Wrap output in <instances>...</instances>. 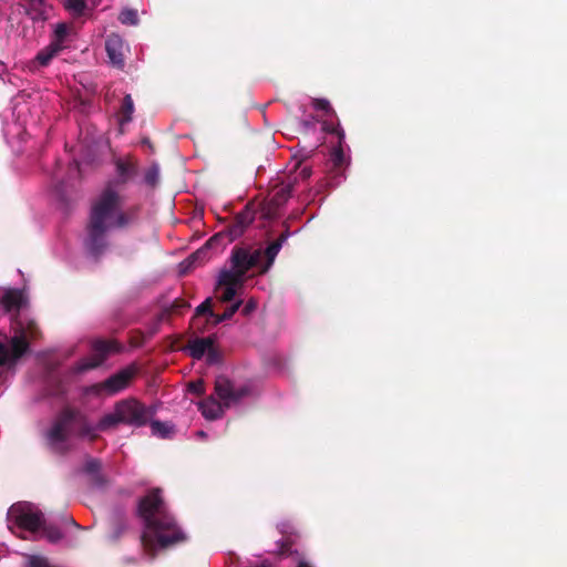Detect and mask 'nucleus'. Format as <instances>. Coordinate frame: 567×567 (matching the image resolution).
<instances>
[{
	"mask_svg": "<svg viewBox=\"0 0 567 567\" xmlns=\"http://www.w3.org/2000/svg\"><path fill=\"white\" fill-rule=\"evenodd\" d=\"M14 336H21L29 343V339L37 340L41 337V330L34 320L17 321Z\"/></svg>",
	"mask_w": 567,
	"mask_h": 567,
	"instance_id": "obj_21",
	"label": "nucleus"
},
{
	"mask_svg": "<svg viewBox=\"0 0 567 567\" xmlns=\"http://www.w3.org/2000/svg\"><path fill=\"white\" fill-rule=\"evenodd\" d=\"M262 250L247 247L235 246L231 249L229 264L230 268L221 269L233 274L236 278L244 281L246 274L254 268L261 270Z\"/></svg>",
	"mask_w": 567,
	"mask_h": 567,
	"instance_id": "obj_4",
	"label": "nucleus"
},
{
	"mask_svg": "<svg viewBox=\"0 0 567 567\" xmlns=\"http://www.w3.org/2000/svg\"><path fill=\"white\" fill-rule=\"evenodd\" d=\"M297 567H311L309 564H307L303 560H300Z\"/></svg>",
	"mask_w": 567,
	"mask_h": 567,
	"instance_id": "obj_49",
	"label": "nucleus"
},
{
	"mask_svg": "<svg viewBox=\"0 0 567 567\" xmlns=\"http://www.w3.org/2000/svg\"><path fill=\"white\" fill-rule=\"evenodd\" d=\"M14 520L20 528L37 533L43 526L44 516L41 511L23 507L14 511Z\"/></svg>",
	"mask_w": 567,
	"mask_h": 567,
	"instance_id": "obj_12",
	"label": "nucleus"
},
{
	"mask_svg": "<svg viewBox=\"0 0 567 567\" xmlns=\"http://www.w3.org/2000/svg\"><path fill=\"white\" fill-rule=\"evenodd\" d=\"M296 535H286L282 539L276 543V549L272 550L279 557H296L298 563L301 560V554L296 547Z\"/></svg>",
	"mask_w": 567,
	"mask_h": 567,
	"instance_id": "obj_19",
	"label": "nucleus"
},
{
	"mask_svg": "<svg viewBox=\"0 0 567 567\" xmlns=\"http://www.w3.org/2000/svg\"><path fill=\"white\" fill-rule=\"evenodd\" d=\"M243 284L244 281L236 278L233 274L220 270L216 287V289H223V292L219 297L220 301H231L236 296L237 288L241 287Z\"/></svg>",
	"mask_w": 567,
	"mask_h": 567,
	"instance_id": "obj_15",
	"label": "nucleus"
},
{
	"mask_svg": "<svg viewBox=\"0 0 567 567\" xmlns=\"http://www.w3.org/2000/svg\"><path fill=\"white\" fill-rule=\"evenodd\" d=\"M338 136V145L333 147L330 154V162L332 164V168L336 174H340V172L349 165V158L346 157L342 143L344 141V132L341 127H337L333 131Z\"/></svg>",
	"mask_w": 567,
	"mask_h": 567,
	"instance_id": "obj_18",
	"label": "nucleus"
},
{
	"mask_svg": "<svg viewBox=\"0 0 567 567\" xmlns=\"http://www.w3.org/2000/svg\"><path fill=\"white\" fill-rule=\"evenodd\" d=\"M206 357H207V362L209 364L218 363L221 360V354H220L219 350L214 347V340L212 341V346L209 347V349L206 352Z\"/></svg>",
	"mask_w": 567,
	"mask_h": 567,
	"instance_id": "obj_38",
	"label": "nucleus"
},
{
	"mask_svg": "<svg viewBox=\"0 0 567 567\" xmlns=\"http://www.w3.org/2000/svg\"><path fill=\"white\" fill-rule=\"evenodd\" d=\"M187 389L190 393L202 396L205 393V383L202 379L188 383Z\"/></svg>",
	"mask_w": 567,
	"mask_h": 567,
	"instance_id": "obj_37",
	"label": "nucleus"
},
{
	"mask_svg": "<svg viewBox=\"0 0 567 567\" xmlns=\"http://www.w3.org/2000/svg\"><path fill=\"white\" fill-rule=\"evenodd\" d=\"M63 7L74 16L83 14L86 9L85 0H63Z\"/></svg>",
	"mask_w": 567,
	"mask_h": 567,
	"instance_id": "obj_31",
	"label": "nucleus"
},
{
	"mask_svg": "<svg viewBox=\"0 0 567 567\" xmlns=\"http://www.w3.org/2000/svg\"><path fill=\"white\" fill-rule=\"evenodd\" d=\"M69 33V28L65 23H59L54 30V39L51 43L59 44L60 50H63V42Z\"/></svg>",
	"mask_w": 567,
	"mask_h": 567,
	"instance_id": "obj_34",
	"label": "nucleus"
},
{
	"mask_svg": "<svg viewBox=\"0 0 567 567\" xmlns=\"http://www.w3.org/2000/svg\"><path fill=\"white\" fill-rule=\"evenodd\" d=\"M83 470L86 474L91 476V483L94 486L102 487L105 485V480L103 475L100 473L101 462L97 458H87Z\"/></svg>",
	"mask_w": 567,
	"mask_h": 567,
	"instance_id": "obj_24",
	"label": "nucleus"
},
{
	"mask_svg": "<svg viewBox=\"0 0 567 567\" xmlns=\"http://www.w3.org/2000/svg\"><path fill=\"white\" fill-rule=\"evenodd\" d=\"M71 426H76V435L80 437H89L90 441H95L97 439V434L95 433L96 425H92L86 415L83 414L80 410L71 408Z\"/></svg>",
	"mask_w": 567,
	"mask_h": 567,
	"instance_id": "obj_16",
	"label": "nucleus"
},
{
	"mask_svg": "<svg viewBox=\"0 0 567 567\" xmlns=\"http://www.w3.org/2000/svg\"><path fill=\"white\" fill-rule=\"evenodd\" d=\"M312 105L316 110L329 113L332 109L330 102L326 99H315Z\"/></svg>",
	"mask_w": 567,
	"mask_h": 567,
	"instance_id": "obj_40",
	"label": "nucleus"
},
{
	"mask_svg": "<svg viewBox=\"0 0 567 567\" xmlns=\"http://www.w3.org/2000/svg\"><path fill=\"white\" fill-rule=\"evenodd\" d=\"M120 349L116 342L97 339L92 342L93 358L80 360L75 365L76 372H85L100 367L111 352Z\"/></svg>",
	"mask_w": 567,
	"mask_h": 567,
	"instance_id": "obj_9",
	"label": "nucleus"
},
{
	"mask_svg": "<svg viewBox=\"0 0 567 567\" xmlns=\"http://www.w3.org/2000/svg\"><path fill=\"white\" fill-rule=\"evenodd\" d=\"M45 1L47 0H28L30 7L37 11H40L44 7Z\"/></svg>",
	"mask_w": 567,
	"mask_h": 567,
	"instance_id": "obj_43",
	"label": "nucleus"
},
{
	"mask_svg": "<svg viewBox=\"0 0 567 567\" xmlns=\"http://www.w3.org/2000/svg\"><path fill=\"white\" fill-rule=\"evenodd\" d=\"M59 44L50 43L42 50H40L34 59L30 62L29 69L32 72H35L39 68L48 66L52 59L61 52Z\"/></svg>",
	"mask_w": 567,
	"mask_h": 567,
	"instance_id": "obj_20",
	"label": "nucleus"
},
{
	"mask_svg": "<svg viewBox=\"0 0 567 567\" xmlns=\"http://www.w3.org/2000/svg\"><path fill=\"white\" fill-rule=\"evenodd\" d=\"M213 338H196L188 343V351L192 358L199 360L202 359L209 347L212 346Z\"/></svg>",
	"mask_w": 567,
	"mask_h": 567,
	"instance_id": "obj_25",
	"label": "nucleus"
},
{
	"mask_svg": "<svg viewBox=\"0 0 567 567\" xmlns=\"http://www.w3.org/2000/svg\"><path fill=\"white\" fill-rule=\"evenodd\" d=\"M240 306H241V301L238 300L235 303H233L231 306H229L228 308H226V310L221 315L215 313L214 323L218 324L223 321L231 319L233 316L238 311Z\"/></svg>",
	"mask_w": 567,
	"mask_h": 567,
	"instance_id": "obj_33",
	"label": "nucleus"
},
{
	"mask_svg": "<svg viewBox=\"0 0 567 567\" xmlns=\"http://www.w3.org/2000/svg\"><path fill=\"white\" fill-rule=\"evenodd\" d=\"M142 143H143V144H145V145H151V142H150V140H148V138H144V140L142 141Z\"/></svg>",
	"mask_w": 567,
	"mask_h": 567,
	"instance_id": "obj_50",
	"label": "nucleus"
},
{
	"mask_svg": "<svg viewBox=\"0 0 567 567\" xmlns=\"http://www.w3.org/2000/svg\"><path fill=\"white\" fill-rule=\"evenodd\" d=\"M214 391L218 399L210 395L198 403V409L203 416L210 421L220 419L226 409L238 404L244 398L250 394V388L248 385L236 386L234 382L225 375H218L216 378Z\"/></svg>",
	"mask_w": 567,
	"mask_h": 567,
	"instance_id": "obj_3",
	"label": "nucleus"
},
{
	"mask_svg": "<svg viewBox=\"0 0 567 567\" xmlns=\"http://www.w3.org/2000/svg\"><path fill=\"white\" fill-rule=\"evenodd\" d=\"M122 424L141 427L156 413L154 406H146L136 399H125L115 403Z\"/></svg>",
	"mask_w": 567,
	"mask_h": 567,
	"instance_id": "obj_6",
	"label": "nucleus"
},
{
	"mask_svg": "<svg viewBox=\"0 0 567 567\" xmlns=\"http://www.w3.org/2000/svg\"><path fill=\"white\" fill-rule=\"evenodd\" d=\"M152 433L159 437H166L171 432V426L167 423L161 421H153L151 423Z\"/></svg>",
	"mask_w": 567,
	"mask_h": 567,
	"instance_id": "obj_36",
	"label": "nucleus"
},
{
	"mask_svg": "<svg viewBox=\"0 0 567 567\" xmlns=\"http://www.w3.org/2000/svg\"><path fill=\"white\" fill-rule=\"evenodd\" d=\"M280 243H277L274 240L265 251H262V257L265 256V262L261 261V270L260 274H265L268 271V269L272 266L278 252L281 249Z\"/></svg>",
	"mask_w": 567,
	"mask_h": 567,
	"instance_id": "obj_28",
	"label": "nucleus"
},
{
	"mask_svg": "<svg viewBox=\"0 0 567 567\" xmlns=\"http://www.w3.org/2000/svg\"><path fill=\"white\" fill-rule=\"evenodd\" d=\"M137 374L135 365H128L116 373L110 375L106 380L95 385L97 391H104L109 395H114L125 390Z\"/></svg>",
	"mask_w": 567,
	"mask_h": 567,
	"instance_id": "obj_10",
	"label": "nucleus"
},
{
	"mask_svg": "<svg viewBox=\"0 0 567 567\" xmlns=\"http://www.w3.org/2000/svg\"><path fill=\"white\" fill-rule=\"evenodd\" d=\"M134 113V102L131 94H126L121 103L120 110L117 112V120L120 125H125L132 121V115Z\"/></svg>",
	"mask_w": 567,
	"mask_h": 567,
	"instance_id": "obj_27",
	"label": "nucleus"
},
{
	"mask_svg": "<svg viewBox=\"0 0 567 567\" xmlns=\"http://www.w3.org/2000/svg\"><path fill=\"white\" fill-rule=\"evenodd\" d=\"M29 351V343L21 336H12L9 344L0 342V367L16 364Z\"/></svg>",
	"mask_w": 567,
	"mask_h": 567,
	"instance_id": "obj_11",
	"label": "nucleus"
},
{
	"mask_svg": "<svg viewBox=\"0 0 567 567\" xmlns=\"http://www.w3.org/2000/svg\"><path fill=\"white\" fill-rule=\"evenodd\" d=\"M220 239V234L210 237L202 248L197 249L188 258L181 262L179 272L182 275H185L190 268L195 267L197 264H204L205 261H207L210 258L209 250L214 246L218 245Z\"/></svg>",
	"mask_w": 567,
	"mask_h": 567,
	"instance_id": "obj_13",
	"label": "nucleus"
},
{
	"mask_svg": "<svg viewBox=\"0 0 567 567\" xmlns=\"http://www.w3.org/2000/svg\"><path fill=\"white\" fill-rule=\"evenodd\" d=\"M24 301V297L19 289H8L2 299L1 305L7 312L20 310Z\"/></svg>",
	"mask_w": 567,
	"mask_h": 567,
	"instance_id": "obj_23",
	"label": "nucleus"
},
{
	"mask_svg": "<svg viewBox=\"0 0 567 567\" xmlns=\"http://www.w3.org/2000/svg\"><path fill=\"white\" fill-rule=\"evenodd\" d=\"M199 316H207L209 318L215 317V312L212 309V298H207L205 301H203L195 310V316L193 318V324H195V321Z\"/></svg>",
	"mask_w": 567,
	"mask_h": 567,
	"instance_id": "obj_32",
	"label": "nucleus"
},
{
	"mask_svg": "<svg viewBox=\"0 0 567 567\" xmlns=\"http://www.w3.org/2000/svg\"><path fill=\"white\" fill-rule=\"evenodd\" d=\"M127 529V519L124 514L116 513L111 520L110 538L118 540Z\"/></svg>",
	"mask_w": 567,
	"mask_h": 567,
	"instance_id": "obj_26",
	"label": "nucleus"
},
{
	"mask_svg": "<svg viewBox=\"0 0 567 567\" xmlns=\"http://www.w3.org/2000/svg\"><path fill=\"white\" fill-rule=\"evenodd\" d=\"M137 516L145 527L141 544L151 559L155 558L158 548H168L187 538L168 511L161 488H152L138 499Z\"/></svg>",
	"mask_w": 567,
	"mask_h": 567,
	"instance_id": "obj_1",
	"label": "nucleus"
},
{
	"mask_svg": "<svg viewBox=\"0 0 567 567\" xmlns=\"http://www.w3.org/2000/svg\"><path fill=\"white\" fill-rule=\"evenodd\" d=\"M66 522L72 524V525H74V526H76V527H79V524L72 517H68Z\"/></svg>",
	"mask_w": 567,
	"mask_h": 567,
	"instance_id": "obj_48",
	"label": "nucleus"
},
{
	"mask_svg": "<svg viewBox=\"0 0 567 567\" xmlns=\"http://www.w3.org/2000/svg\"><path fill=\"white\" fill-rule=\"evenodd\" d=\"M40 530L41 536L47 538L52 544L60 542L63 537V534L59 527L54 525H47L45 522L43 523V526L40 528Z\"/></svg>",
	"mask_w": 567,
	"mask_h": 567,
	"instance_id": "obj_30",
	"label": "nucleus"
},
{
	"mask_svg": "<svg viewBox=\"0 0 567 567\" xmlns=\"http://www.w3.org/2000/svg\"><path fill=\"white\" fill-rule=\"evenodd\" d=\"M254 219L255 213L248 207L238 213L234 217L233 221L228 225V234L230 236V240L241 236L245 229L252 223Z\"/></svg>",
	"mask_w": 567,
	"mask_h": 567,
	"instance_id": "obj_17",
	"label": "nucleus"
},
{
	"mask_svg": "<svg viewBox=\"0 0 567 567\" xmlns=\"http://www.w3.org/2000/svg\"><path fill=\"white\" fill-rule=\"evenodd\" d=\"M292 189H293L292 182L276 186L271 190L269 198L261 204V207H260L261 218H264L266 220L276 219L279 216L280 208L291 197Z\"/></svg>",
	"mask_w": 567,
	"mask_h": 567,
	"instance_id": "obj_7",
	"label": "nucleus"
},
{
	"mask_svg": "<svg viewBox=\"0 0 567 567\" xmlns=\"http://www.w3.org/2000/svg\"><path fill=\"white\" fill-rule=\"evenodd\" d=\"M70 172L79 173L80 172L79 163L74 162L72 164V166L70 167Z\"/></svg>",
	"mask_w": 567,
	"mask_h": 567,
	"instance_id": "obj_47",
	"label": "nucleus"
},
{
	"mask_svg": "<svg viewBox=\"0 0 567 567\" xmlns=\"http://www.w3.org/2000/svg\"><path fill=\"white\" fill-rule=\"evenodd\" d=\"M312 174V169L309 166H303L300 168L298 176L295 177V182H297L298 178L302 181H307Z\"/></svg>",
	"mask_w": 567,
	"mask_h": 567,
	"instance_id": "obj_42",
	"label": "nucleus"
},
{
	"mask_svg": "<svg viewBox=\"0 0 567 567\" xmlns=\"http://www.w3.org/2000/svg\"><path fill=\"white\" fill-rule=\"evenodd\" d=\"M115 179L111 182L115 185H126L135 183L140 175V161L133 154H125L113 158Z\"/></svg>",
	"mask_w": 567,
	"mask_h": 567,
	"instance_id": "obj_8",
	"label": "nucleus"
},
{
	"mask_svg": "<svg viewBox=\"0 0 567 567\" xmlns=\"http://www.w3.org/2000/svg\"><path fill=\"white\" fill-rule=\"evenodd\" d=\"M71 415L70 406L62 409L53 421L51 427L44 434L48 446L55 453L65 454L68 452L65 442L72 431Z\"/></svg>",
	"mask_w": 567,
	"mask_h": 567,
	"instance_id": "obj_5",
	"label": "nucleus"
},
{
	"mask_svg": "<svg viewBox=\"0 0 567 567\" xmlns=\"http://www.w3.org/2000/svg\"><path fill=\"white\" fill-rule=\"evenodd\" d=\"M141 185H144L146 188L154 190L159 186L161 183V168L157 163H152L143 171V176L141 179Z\"/></svg>",
	"mask_w": 567,
	"mask_h": 567,
	"instance_id": "obj_22",
	"label": "nucleus"
},
{
	"mask_svg": "<svg viewBox=\"0 0 567 567\" xmlns=\"http://www.w3.org/2000/svg\"><path fill=\"white\" fill-rule=\"evenodd\" d=\"M118 20L123 24L134 25L138 22L137 12L133 9H125L120 13Z\"/></svg>",
	"mask_w": 567,
	"mask_h": 567,
	"instance_id": "obj_35",
	"label": "nucleus"
},
{
	"mask_svg": "<svg viewBox=\"0 0 567 567\" xmlns=\"http://www.w3.org/2000/svg\"><path fill=\"white\" fill-rule=\"evenodd\" d=\"M289 236H290V233H289V229L287 227L286 230L276 239V241L280 243V245L282 246L284 243L288 239Z\"/></svg>",
	"mask_w": 567,
	"mask_h": 567,
	"instance_id": "obj_45",
	"label": "nucleus"
},
{
	"mask_svg": "<svg viewBox=\"0 0 567 567\" xmlns=\"http://www.w3.org/2000/svg\"><path fill=\"white\" fill-rule=\"evenodd\" d=\"M105 50L113 66L122 70L125 66L124 42L116 33H111L105 41Z\"/></svg>",
	"mask_w": 567,
	"mask_h": 567,
	"instance_id": "obj_14",
	"label": "nucleus"
},
{
	"mask_svg": "<svg viewBox=\"0 0 567 567\" xmlns=\"http://www.w3.org/2000/svg\"><path fill=\"white\" fill-rule=\"evenodd\" d=\"M190 305L184 299H175L171 306V311L175 315H182Z\"/></svg>",
	"mask_w": 567,
	"mask_h": 567,
	"instance_id": "obj_39",
	"label": "nucleus"
},
{
	"mask_svg": "<svg viewBox=\"0 0 567 567\" xmlns=\"http://www.w3.org/2000/svg\"><path fill=\"white\" fill-rule=\"evenodd\" d=\"M289 236H290V233H289V229L287 227L286 230L276 239V241L280 243V245L282 246L284 243L288 239Z\"/></svg>",
	"mask_w": 567,
	"mask_h": 567,
	"instance_id": "obj_46",
	"label": "nucleus"
},
{
	"mask_svg": "<svg viewBox=\"0 0 567 567\" xmlns=\"http://www.w3.org/2000/svg\"><path fill=\"white\" fill-rule=\"evenodd\" d=\"M29 565L30 567H49V561L47 558L41 556H31Z\"/></svg>",
	"mask_w": 567,
	"mask_h": 567,
	"instance_id": "obj_41",
	"label": "nucleus"
},
{
	"mask_svg": "<svg viewBox=\"0 0 567 567\" xmlns=\"http://www.w3.org/2000/svg\"><path fill=\"white\" fill-rule=\"evenodd\" d=\"M122 204V196L112 183H107L92 204L85 241L86 248L92 255L100 256L107 248L106 233L109 229H122L132 224L133 216L121 210Z\"/></svg>",
	"mask_w": 567,
	"mask_h": 567,
	"instance_id": "obj_2",
	"label": "nucleus"
},
{
	"mask_svg": "<svg viewBox=\"0 0 567 567\" xmlns=\"http://www.w3.org/2000/svg\"><path fill=\"white\" fill-rule=\"evenodd\" d=\"M118 424H122V421L117 414L116 406L114 405L113 412L107 413L100 419L99 423L96 424V430L100 432H105L116 427Z\"/></svg>",
	"mask_w": 567,
	"mask_h": 567,
	"instance_id": "obj_29",
	"label": "nucleus"
},
{
	"mask_svg": "<svg viewBox=\"0 0 567 567\" xmlns=\"http://www.w3.org/2000/svg\"><path fill=\"white\" fill-rule=\"evenodd\" d=\"M255 308H256V303L254 301H249L244 306L241 312L244 316H248L250 312H252L255 310Z\"/></svg>",
	"mask_w": 567,
	"mask_h": 567,
	"instance_id": "obj_44",
	"label": "nucleus"
}]
</instances>
